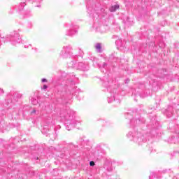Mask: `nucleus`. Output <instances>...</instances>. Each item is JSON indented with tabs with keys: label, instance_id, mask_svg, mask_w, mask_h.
I'll return each mask as SVG.
<instances>
[{
	"label": "nucleus",
	"instance_id": "f257e3e1",
	"mask_svg": "<svg viewBox=\"0 0 179 179\" xmlns=\"http://www.w3.org/2000/svg\"><path fill=\"white\" fill-rule=\"evenodd\" d=\"M117 9H120V6L119 5L112 6L110 8V12H115V10H117Z\"/></svg>",
	"mask_w": 179,
	"mask_h": 179
},
{
	"label": "nucleus",
	"instance_id": "f03ea898",
	"mask_svg": "<svg viewBox=\"0 0 179 179\" xmlns=\"http://www.w3.org/2000/svg\"><path fill=\"white\" fill-rule=\"evenodd\" d=\"M96 50H101V43H96L95 45Z\"/></svg>",
	"mask_w": 179,
	"mask_h": 179
},
{
	"label": "nucleus",
	"instance_id": "7ed1b4c3",
	"mask_svg": "<svg viewBox=\"0 0 179 179\" xmlns=\"http://www.w3.org/2000/svg\"><path fill=\"white\" fill-rule=\"evenodd\" d=\"M94 162H93V161H91L90 162V166H91L92 167H93V166H94Z\"/></svg>",
	"mask_w": 179,
	"mask_h": 179
},
{
	"label": "nucleus",
	"instance_id": "20e7f679",
	"mask_svg": "<svg viewBox=\"0 0 179 179\" xmlns=\"http://www.w3.org/2000/svg\"><path fill=\"white\" fill-rule=\"evenodd\" d=\"M48 87L46 85H44L43 89L44 90H45V89H47Z\"/></svg>",
	"mask_w": 179,
	"mask_h": 179
},
{
	"label": "nucleus",
	"instance_id": "39448f33",
	"mask_svg": "<svg viewBox=\"0 0 179 179\" xmlns=\"http://www.w3.org/2000/svg\"><path fill=\"white\" fill-rule=\"evenodd\" d=\"M42 82H43V83H44V82H47V79H45V78H43V79H42Z\"/></svg>",
	"mask_w": 179,
	"mask_h": 179
},
{
	"label": "nucleus",
	"instance_id": "423d86ee",
	"mask_svg": "<svg viewBox=\"0 0 179 179\" xmlns=\"http://www.w3.org/2000/svg\"><path fill=\"white\" fill-rule=\"evenodd\" d=\"M34 113H36V110H34Z\"/></svg>",
	"mask_w": 179,
	"mask_h": 179
}]
</instances>
